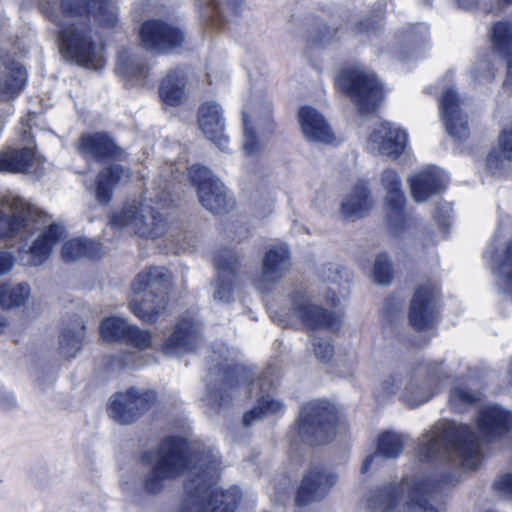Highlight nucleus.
<instances>
[{
    "instance_id": "nucleus-42",
    "label": "nucleus",
    "mask_w": 512,
    "mask_h": 512,
    "mask_svg": "<svg viewBox=\"0 0 512 512\" xmlns=\"http://www.w3.org/2000/svg\"><path fill=\"white\" fill-rule=\"evenodd\" d=\"M283 409L282 402L262 396L252 409L244 413L242 421L244 426H250L255 420L261 419L268 414L280 413Z\"/></svg>"
},
{
    "instance_id": "nucleus-24",
    "label": "nucleus",
    "mask_w": 512,
    "mask_h": 512,
    "mask_svg": "<svg viewBox=\"0 0 512 512\" xmlns=\"http://www.w3.org/2000/svg\"><path fill=\"white\" fill-rule=\"evenodd\" d=\"M197 120L206 138L225 151L229 140L224 134L225 125L220 105L215 101L202 103L198 108Z\"/></svg>"
},
{
    "instance_id": "nucleus-55",
    "label": "nucleus",
    "mask_w": 512,
    "mask_h": 512,
    "mask_svg": "<svg viewBox=\"0 0 512 512\" xmlns=\"http://www.w3.org/2000/svg\"><path fill=\"white\" fill-rule=\"evenodd\" d=\"M336 33V30L331 31L327 25H323L319 28V34L315 38V42L323 43L325 41H330L336 36Z\"/></svg>"
},
{
    "instance_id": "nucleus-10",
    "label": "nucleus",
    "mask_w": 512,
    "mask_h": 512,
    "mask_svg": "<svg viewBox=\"0 0 512 512\" xmlns=\"http://www.w3.org/2000/svg\"><path fill=\"white\" fill-rule=\"evenodd\" d=\"M158 403V393L153 389L131 386L124 392L114 393L107 405L109 416L117 423L129 425L136 422Z\"/></svg>"
},
{
    "instance_id": "nucleus-2",
    "label": "nucleus",
    "mask_w": 512,
    "mask_h": 512,
    "mask_svg": "<svg viewBox=\"0 0 512 512\" xmlns=\"http://www.w3.org/2000/svg\"><path fill=\"white\" fill-rule=\"evenodd\" d=\"M151 452L142 454V462L151 465L150 470L142 480L143 490L149 495L160 494L167 481L176 480L191 469L194 459L187 438L179 435L164 437L156 451V460L151 461Z\"/></svg>"
},
{
    "instance_id": "nucleus-62",
    "label": "nucleus",
    "mask_w": 512,
    "mask_h": 512,
    "mask_svg": "<svg viewBox=\"0 0 512 512\" xmlns=\"http://www.w3.org/2000/svg\"><path fill=\"white\" fill-rule=\"evenodd\" d=\"M424 1H425V3H426L427 5H431V4H432V0H424Z\"/></svg>"
},
{
    "instance_id": "nucleus-48",
    "label": "nucleus",
    "mask_w": 512,
    "mask_h": 512,
    "mask_svg": "<svg viewBox=\"0 0 512 512\" xmlns=\"http://www.w3.org/2000/svg\"><path fill=\"white\" fill-rule=\"evenodd\" d=\"M136 354L131 351H121L107 356L106 366L109 369L123 370L134 365Z\"/></svg>"
},
{
    "instance_id": "nucleus-14",
    "label": "nucleus",
    "mask_w": 512,
    "mask_h": 512,
    "mask_svg": "<svg viewBox=\"0 0 512 512\" xmlns=\"http://www.w3.org/2000/svg\"><path fill=\"white\" fill-rule=\"evenodd\" d=\"M387 190L385 198L386 222L389 232L394 237L402 236L411 226L412 218L405 213V196L401 189V180L393 169H386L381 178Z\"/></svg>"
},
{
    "instance_id": "nucleus-37",
    "label": "nucleus",
    "mask_w": 512,
    "mask_h": 512,
    "mask_svg": "<svg viewBox=\"0 0 512 512\" xmlns=\"http://www.w3.org/2000/svg\"><path fill=\"white\" fill-rule=\"evenodd\" d=\"M503 160L512 161V127L504 128L498 138V149L489 152L486 158L487 169L494 174L503 166Z\"/></svg>"
},
{
    "instance_id": "nucleus-47",
    "label": "nucleus",
    "mask_w": 512,
    "mask_h": 512,
    "mask_svg": "<svg viewBox=\"0 0 512 512\" xmlns=\"http://www.w3.org/2000/svg\"><path fill=\"white\" fill-rule=\"evenodd\" d=\"M207 397L211 408L219 413L223 408L229 407L232 403V394L228 389L222 387L209 388Z\"/></svg>"
},
{
    "instance_id": "nucleus-1",
    "label": "nucleus",
    "mask_w": 512,
    "mask_h": 512,
    "mask_svg": "<svg viewBox=\"0 0 512 512\" xmlns=\"http://www.w3.org/2000/svg\"><path fill=\"white\" fill-rule=\"evenodd\" d=\"M76 149L85 161L107 164L97 173L94 180L95 198L100 204L108 205L115 188L123 178H129V168L118 162L127 159L126 150L107 131L82 133L78 138Z\"/></svg>"
},
{
    "instance_id": "nucleus-36",
    "label": "nucleus",
    "mask_w": 512,
    "mask_h": 512,
    "mask_svg": "<svg viewBox=\"0 0 512 512\" xmlns=\"http://www.w3.org/2000/svg\"><path fill=\"white\" fill-rule=\"evenodd\" d=\"M72 324L73 327L63 329L59 341V352L67 360L74 358L82 349L86 331L81 317L76 316Z\"/></svg>"
},
{
    "instance_id": "nucleus-12",
    "label": "nucleus",
    "mask_w": 512,
    "mask_h": 512,
    "mask_svg": "<svg viewBox=\"0 0 512 512\" xmlns=\"http://www.w3.org/2000/svg\"><path fill=\"white\" fill-rule=\"evenodd\" d=\"M138 37L143 48L161 55L172 53L185 42L184 32L178 26L159 18L143 21Z\"/></svg>"
},
{
    "instance_id": "nucleus-28",
    "label": "nucleus",
    "mask_w": 512,
    "mask_h": 512,
    "mask_svg": "<svg viewBox=\"0 0 512 512\" xmlns=\"http://www.w3.org/2000/svg\"><path fill=\"white\" fill-rule=\"evenodd\" d=\"M373 141H379L381 152L394 159L400 157L406 148L408 134L401 128L394 127L390 122H381L379 129L371 133Z\"/></svg>"
},
{
    "instance_id": "nucleus-58",
    "label": "nucleus",
    "mask_w": 512,
    "mask_h": 512,
    "mask_svg": "<svg viewBox=\"0 0 512 512\" xmlns=\"http://www.w3.org/2000/svg\"><path fill=\"white\" fill-rule=\"evenodd\" d=\"M435 220H436V222H437V224H438V226H439L440 228H442V229H443V230H445V231L448 229V227H449V222H448V218H447L446 216H444V215H442V216H436V217H435Z\"/></svg>"
},
{
    "instance_id": "nucleus-43",
    "label": "nucleus",
    "mask_w": 512,
    "mask_h": 512,
    "mask_svg": "<svg viewBox=\"0 0 512 512\" xmlns=\"http://www.w3.org/2000/svg\"><path fill=\"white\" fill-rule=\"evenodd\" d=\"M219 372L223 376V382L229 387L234 389L243 383L250 384L252 381L248 379L247 369L240 364H226L219 367Z\"/></svg>"
},
{
    "instance_id": "nucleus-8",
    "label": "nucleus",
    "mask_w": 512,
    "mask_h": 512,
    "mask_svg": "<svg viewBox=\"0 0 512 512\" xmlns=\"http://www.w3.org/2000/svg\"><path fill=\"white\" fill-rule=\"evenodd\" d=\"M443 448L457 452L464 461L479 454L476 436L466 424L443 425L437 436L418 445L417 454L422 462H431L438 457Z\"/></svg>"
},
{
    "instance_id": "nucleus-26",
    "label": "nucleus",
    "mask_w": 512,
    "mask_h": 512,
    "mask_svg": "<svg viewBox=\"0 0 512 512\" xmlns=\"http://www.w3.org/2000/svg\"><path fill=\"white\" fill-rule=\"evenodd\" d=\"M298 120L305 137L312 141L332 143L335 139L324 116L311 106H301L298 110Z\"/></svg>"
},
{
    "instance_id": "nucleus-5",
    "label": "nucleus",
    "mask_w": 512,
    "mask_h": 512,
    "mask_svg": "<svg viewBox=\"0 0 512 512\" xmlns=\"http://www.w3.org/2000/svg\"><path fill=\"white\" fill-rule=\"evenodd\" d=\"M170 287L166 272L156 266L147 267L131 283L134 298L129 302L130 311L142 323H156L167 310Z\"/></svg>"
},
{
    "instance_id": "nucleus-41",
    "label": "nucleus",
    "mask_w": 512,
    "mask_h": 512,
    "mask_svg": "<svg viewBox=\"0 0 512 512\" xmlns=\"http://www.w3.org/2000/svg\"><path fill=\"white\" fill-rule=\"evenodd\" d=\"M30 295V287L26 283L10 287L7 284L0 285V306L3 309H11L23 305Z\"/></svg>"
},
{
    "instance_id": "nucleus-23",
    "label": "nucleus",
    "mask_w": 512,
    "mask_h": 512,
    "mask_svg": "<svg viewBox=\"0 0 512 512\" xmlns=\"http://www.w3.org/2000/svg\"><path fill=\"white\" fill-rule=\"evenodd\" d=\"M477 427L482 438L489 442H495L512 429V413L499 406H489L480 410Z\"/></svg>"
},
{
    "instance_id": "nucleus-27",
    "label": "nucleus",
    "mask_w": 512,
    "mask_h": 512,
    "mask_svg": "<svg viewBox=\"0 0 512 512\" xmlns=\"http://www.w3.org/2000/svg\"><path fill=\"white\" fill-rule=\"evenodd\" d=\"M492 48L507 65L504 87L512 86V23L506 20L495 22L489 32Z\"/></svg>"
},
{
    "instance_id": "nucleus-22",
    "label": "nucleus",
    "mask_w": 512,
    "mask_h": 512,
    "mask_svg": "<svg viewBox=\"0 0 512 512\" xmlns=\"http://www.w3.org/2000/svg\"><path fill=\"white\" fill-rule=\"evenodd\" d=\"M440 109L447 133L459 142L465 141L470 135L468 116L460 109V100L453 89L443 92Z\"/></svg>"
},
{
    "instance_id": "nucleus-53",
    "label": "nucleus",
    "mask_w": 512,
    "mask_h": 512,
    "mask_svg": "<svg viewBox=\"0 0 512 512\" xmlns=\"http://www.w3.org/2000/svg\"><path fill=\"white\" fill-rule=\"evenodd\" d=\"M493 489L512 497V473H505L493 483Z\"/></svg>"
},
{
    "instance_id": "nucleus-61",
    "label": "nucleus",
    "mask_w": 512,
    "mask_h": 512,
    "mask_svg": "<svg viewBox=\"0 0 512 512\" xmlns=\"http://www.w3.org/2000/svg\"><path fill=\"white\" fill-rule=\"evenodd\" d=\"M499 3L503 4V5H510L512 4V0H498Z\"/></svg>"
},
{
    "instance_id": "nucleus-19",
    "label": "nucleus",
    "mask_w": 512,
    "mask_h": 512,
    "mask_svg": "<svg viewBox=\"0 0 512 512\" xmlns=\"http://www.w3.org/2000/svg\"><path fill=\"white\" fill-rule=\"evenodd\" d=\"M418 367H422L425 371V382L429 386V391L424 392L421 387L413 383L406 385L401 400L409 408H416L428 402L437 393L440 383L449 377L444 370L443 360L420 362Z\"/></svg>"
},
{
    "instance_id": "nucleus-46",
    "label": "nucleus",
    "mask_w": 512,
    "mask_h": 512,
    "mask_svg": "<svg viewBox=\"0 0 512 512\" xmlns=\"http://www.w3.org/2000/svg\"><path fill=\"white\" fill-rule=\"evenodd\" d=\"M244 126V144L243 149L247 156H252L259 152L260 143L254 127L251 125L250 117L247 113H243Z\"/></svg>"
},
{
    "instance_id": "nucleus-30",
    "label": "nucleus",
    "mask_w": 512,
    "mask_h": 512,
    "mask_svg": "<svg viewBox=\"0 0 512 512\" xmlns=\"http://www.w3.org/2000/svg\"><path fill=\"white\" fill-rule=\"evenodd\" d=\"M62 235L63 230L58 224L48 225L29 247L30 264L39 266L45 263L52 254L54 246L61 240Z\"/></svg>"
},
{
    "instance_id": "nucleus-51",
    "label": "nucleus",
    "mask_w": 512,
    "mask_h": 512,
    "mask_svg": "<svg viewBox=\"0 0 512 512\" xmlns=\"http://www.w3.org/2000/svg\"><path fill=\"white\" fill-rule=\"evenodd\" d=\"M477 401L473 393L464 388H454L450 392V403L452 406L472 405Z\"/></svg>"
},
{
    "instance_id": "nucleus-57",
    "label": "nucleus",
    "mask_w": 512,
    "mask_h": 512,
    "mask_svg": "<svg viewBox=\"0 0 512 512\" xmlns=\"http://www.w3.org/2000/svg\"><path fill=\"white\" fill-rule=\"evenodd\" d=\"M456 3L461 9L473 10L478 8L480 0H456Z\"/></svg>"
},
{
    "instance_id": "nucleus-60",
    "label": "nucleus",
    "mask_w": 512,
    "mask_h": 512,
    "mask_svg": "<svg viewBox=\"0 0 512 512\" xmlns=\"http://www.w3.org/2000/svg\"><path fill=\"white\" fill-rule=\"evenodd\" d=\"M268 125H269L270 131L273 132L275 129V126H276L275 122L272 119H269Z\"/></svg>"
},
{
    "instance_id": "nucleus-50",
    "label": "nucleus",
    "mask_w": 512,
    "mask_h": 512,
    "mask_svg": "<svg viewBox=\"0 0 512 512\" xmlns=\"http://www.w3.org/2000/svg\"><path fill=\"white\" fill-rule=\"evenodd\" d=\"M314 354L317 359L323 363L331 361L334 355V346L330 341H326L322 338H315L313 340Z\"/></svg>"
},
{
    "instance_id": "nucleus-49",
    "label": "nucleus",
    "mask_w": 512,
    "mask_h": 512,
    "mask_svg": "<svg viewBox=\"0 0 512 512\" xmlns=\"http://www.w3.org/2000/svg\"><path fill=\"white\" fill-rule=\"evenodd\" d=\"M500 267L503 270L505 290L512 296V241L505 248Z\"/></svg>"
},
{
    "instance_id": "nucleus-7",
    "label": "nucleus",
    "mask_w": 512,
    "mask_h": 512,
    "mask_svg": "<svg viewBox=\"0 0 512 512\" xmlns=\"http://www.w3.org/2000/svg\"><path fill=\"white\" fill-rule=\"evenodd\" d=\"M335 86L362 114L376 111L384 98L383 85L377 75L359 67L342 69L335 78Z\"/></svg>"
},
{
    "instance_id": "nucleus-18",
    "label": "nucleus",
    "mask_w": 512,
    "mask_h": 512,
    "mask_svg": "<svg viewBox=\"0 0 512 512\" xmlns=\"http://www.w3.org/2000/svg\"><path fill=\"white\" fill-rule=\"evenodd\" d=\"M213 265L217 271L214 298L224 303L234 300V288L238 280L240 260L230 248H221L213 256Z\"/></svg>"
},
{
    "instance_id": "nucleus-33",
    "label": "nucleus",
    "mask_w": 512,
    "mask_h": 512,
    "mask_svg": "<svg viewBox=\"0 0 512 512\" xmlns=\"http://www.w3.org/2000/svg\"><path fill=\"white\" fill-rule=\"evenodd\" d=\"M410 188L416 202H424L444 190L441 175L434 169L421 171L410 179Z\"/></svg>"
},
{
    "instance_id": "nucleus-63",
    "label": "nucleus",
    "mask_w": 512,
    "mask_h": 512,
    "mask_svg": "<svg viewBox=\"0 0 512 512\" xmlns=\"http://www.w3.org/2000/svg\"><path fill=\"white\" fill-rule=\"evenodd\" d=\"M510 377H511V381H512V369H511V372H510Z\"/></svg>"
},
{
    "instance_id": "nucleus-32",
    "label": "nucleus",
    "mask_w": 512,
    "mask_h": 512,
    "mask_svg": "<svg viewBox=\"0 0 512 512\" xmlns=\"http://www.w3.org/2000/svg\"><path fill=\"white\" fill-rule=\"evenodd\" d=\"M370 190L364 181L357 182L341 205V212L346 220L364 217L372 208Z\"/></svg>"
},
{
    "instance_id": "nucleus-54",
    "label": "nucleus",
    "mask_w": 512,
    "mask_h": 512,
    "mask_svg": "<svg viewBox=\"0 0 512 512\" xmlns=\"http://www.w3.org/2000/svg\"><path fill=\"white\" fill-rule=\"evenodd\" d=\"M14 256L6 251H0V275H4L12 270L14 266Z\"/></svg>"
},
{
    "instance_id": "nucleus-6",
    "label": "nucleus",
    "mask_w": 512,
    "mask_h": 512,
    "mask_svg": "<svg viewBox=\"0 0 512 512\" xmlns=\"http://www.w3.org/2000/svg\"><path fill=\"white\" fill-rule=\"evenodd\" d=\"M340 421L339 410L324 400L304 403L291 427L299 442L320 446L334 440Z\"/></svg>"
},
{
    "instance_id": "nucleus-13",
    "label": "nucleus",
    "mask_w": 512,
    "mask_h": 512,
    "mask_svg": "<svg viewBox=\"0 0 512 512\" xmlns=\"http://www.w3.org/2000/svg\"><path fill=\"white\" fill-rule=\"evenodd\" d=\"M290 313L307 330H339L340 319L335 312L314 304L304 289H295L289 296Z\"/></svg>"
},
{
    "instance_id": "nucleus-29",
    "label": "nucleus",
    "mask_w": 512,
    "mask_h": 512,
    "mask_svg": "<svg viewBox=\"0 0 512 512\" xmlns=\"http://www.w3.org/2000/svg\"><path fill=\"white\" fill-rule=\"evenodd\" d=\"M36 162V151L31 147H8L0 150V174L28 172Z\"/></svg>"
},
{
    "instance_id": "nucleus-34",
    "label": "nucleus",
    "mask_w": 512,
    "mask_h": 512,
    "mask_svg": "<svg viewBox=\"0 0 512 512\" xmlns=\"http://www.w3.org/2000/svg\"><path fill=\"white\" fill-rule=\"evenodd\" d=\"M404 442L400 435L385 431L382 432L377 439V448L374 454L368 455L361 466V473L366 474L376 456H382L385 459L397 458L403 451Z\"/></svg>"
},
{
    "instance_id": "nucleus-20",
    "label": "nucleus",
    "mask_w": 512,
    "mask_h": 512,
    "mask_svg": "<svg viewBox=\"0 0 512 512\" xmlns=\"http://www.w3.org/2000/svg\"><path fill=\"white\" fill-rule=\"evenodd\" d=\"M199 338L200 323L192 316H182L162 343L161 351L166 355L192 352L197 348Z\"/></svg>"
},
{
    "instance_id": "nucleus-31",
    "label": "nucleus",
    "mask_w": 512,
    "mask_h": 512,
    "mask_svg": "<svg viewBox=\"0 0 512 512\" xmlns=\"http://www.w3.org/2000/svg\"><path fill=\"white\" fill-rule=\"evenodd\" d=\"M186 85L187 77L181 69L168 70L158 87L161 101L171 107L179 106L185 97Z\"/></svg>"
},
{
    "instance_id": "nucleus-15",
    "label": "nucleus",
    "mask_w": 512,
    "mask_h": 512,
    "mask_svg": "<svg viewBox=\"0 0 512 512\" xmlns=\"http://www.w3.org/2000/svg\"><path fill=\"white\" fill-rule=\"evenodd\" d=\"M59 9L67 18H92L103 29H114L119 21L111 0H60Z\"/></svg>"
},
{
    "instance_id": "nucleus-38",
    "label": "nucleus",
    "mask_w": 512,
    "mask_h": 512,
    "mask_svg": "<svg viewBox=\"0 0 512 512\" xmlns=\"http://www.w3.org/2000/svg\"><path fill=\"white\" fill-rule=\"evenodd\" d=\"M202 24L212 30H221L226 23L219 0H195Z\"/></svg>"
},
{
    "instance_id": "nucleus-11",
    "label": "nucleus",
    "mask_w": 512,
    "mask_h": 512,
    "mask_svg": "<svg viewBox=\"0 0 512 512\" xmlns=\"http://www.w3.org/2000/svg\"><path fill=\"white\" fill-rule=\"evenodd\" d=\"M188 178L197 189L200 203L207 210L214 214H224L233 208L234 201L209 168L193 164L188 168Z\"/></svg>"
},
{
    "instance_id": "nucleus-35",
    "label": "nucleus",
    "mask_w": 512,
    "mask_h": 512,
    "mask_svg": "<svg viewBox=\"0 0 512 512\" xmlns=\"http://www.w3.org/2000/svg\"><path fill=\"white\" fill-rule=\"evenodd\" d=\"M64 261H75L80 258L92 260L100 259L103 256L102 245L94 240L74 238L66 241L61 249Z\"/></svg>"
},
{
    "instance_id": "nucleus-21",
    "label": "nucleus",
    "mask_w": 512,
    "mask_h": 512,
    "mask_svg": "<svg viewBox=\"0 0 512 512\" xmlns=\"http://www.w3.org/2000/svg\"><path fill=\"white\" fill-rule=\"evenodd\" d=\"M337 476L326 473L322 467H312L304 475L295 495L298 507L323 499L336 483Z\"/></svg>"
},
{
    "instance_id": "nucleus-40",
    "label": "nucleus",
    "mask_w": 512,
    "mask_h": 512,
    "mask_svg": "<svg viewBox=\"0 0 512 512\" xmlns=\"http://www.w3.org/2000/svg\"><path fill=\"white\" fill-rule=\"evenodd\" d=\"M8 69L9 74L4 80L2 91L14 99L20 95L26 85L27 72L23 65L14 61L11 62Z\"/></svg>"
},
{
    "instance_id": "nucleus-9",
    "label": "nucleus",
    "mask_w": 512,
    "mask_h": 512,
    "mask_svg": "<svg viewBox=\"0 0 512 512\" xmlns=\"http://www.w3.org/2000/svg\"><path fill=\"white\" fill-rule=\"evenodd\" d=\"M441 296V285L436 280H428L415 288L408 311L409 323L413 329L422 332L437 326Z\"/></svg>"
},
{
    "instance_id": "nucleus-16",
    "label": "nucleus",
    "mask_w": 512,
    "mask_h": 512,
    "mask_svg": "<svg viewBox=\"0 0 512 512\" xmlns=\"http://www.w3.org/2000/svg\"><path fill=\"white\" fill-rule=\"evenodd\" d=\"M99 333L105 342L121 343L141 351L150 348L152 344L149 331L131 325L126 319L117 316L105 317L100 322Z\"/></svg>"
},
{
    "instance_id": "nucleus-44",
    "label": "nucleus",
    "mask_w": 512,
    "mask_h": 512,
    "mask_svg": "<svg viewBox=\"0 0 512 512\" xmlns=\"http://www.w3.org/2000/svg\"><path fill=\"white\" fill-rule=\"evenodd\" d=\"M393 276V265L387 253L382 252L378 254L373 267L374 281L378 284L386 285L392 281Z\"/></svg>"
},
{
    "instance_id": "nucleus-59",
    "label": "nucleus",
    "mask_w": 512,
    "mask_h": 512,
    "mask_svg": "<svg viewBox=\"0 0 512 512\" xmlns=\"http://www.w3.org/2000/svg\"><path fill=\"white\" fill-rule=\"evenodd\" d=\"M8 322L4 317H0V334H2L7 327Z\"/></svg>"
},
{
    "instance_id": "nucleus-45",
    "label": "nucleus",
    "mask_w": 512,
    "mask_h": 512,
    "mask_svg": "<svg viewBox=\"0 0 512 512\" xmlns=\"http://www.w3.org/2000/svg\"><path fill=\"white\" fill-rule=\"evenodd\" d=\"M119 70L130 80L136 82H145L149 76V65L146 62H123L119 67Z\"/></svg>"
},
{
    "instance_id": "nucleus-52",
    "label": "nucleus",
    "mask_w": 512,
    "mask_h": 512,
    "mask_svg": "<svg viewBox=\"0 0 512 512\" xmlns=\"http://www.w3.org/2000/svg\"><path fill=\"white\" fill-rule=\"evenodd\" d=\"M381 20V18L377 19L376 17L364 18L356 23L354 30L359 34L376 32L381 27Z\"/></svg>"
},
{
    "instance_id": "nucleus-3",
    "label": "nucleus",
    "mask_w": 512,
    "mask_h": 512,
    "mask_svg": "<svg viewBox=\"0 0 512 512\" xmlns=\"http://www.w3.org/2000/svg\"><path fill=\"white\" fill-rule=\"evenodd\" d=\"M185 498L178 512H236L242 492L238 487L221 489L210 465L201 466L184 482Z\"/></svg>"
},
{
    "instance_id": "nucleus-56",
    "label": "nucleus",
    "mask_w": 512,
    "mask_h": 512,
    "mask_svg": "<svg viewBox=\"0 0 512 512\" xmlns=\"http://www.w3.org/2000/svg\"><path fill=\"white\" fill-rule=\"evenodd\" d=\"M226 5L232 16H240L243 11L244 0H226Z\"/></svg>"
},
{
    "instance_id": "nucleus-4",
    "label": "nucleus",
    "mask_w": 512,
    "mask_h": 512,
    "mask_svg": "<svg viewBox=\"0 0 512 512\" xmlns=\"http://www.w3.org/2000/svg\"><path fill=\"white\" fill-rule=\"evenodd\" d=\"M38 9L51 23L59 27L56 41L61 56L69 62L85 68L102 66L97 44L91 35L90 26L80 27L75 23H61L55 0H38Z\"/></svg>"
},
{
    "instance_id": "nucleus-17",
    "label": "nucleus",
    "mask_w": 512,
    "mask_h": 512,
    "mask_svg": "<svg viewBox=\"0 0 512 512\" xmlns=\"http://www.w3.org/2000/svg\"><path fill=\"white\" fill-rule=\"evenodd\" d=\"M150 222L144 215H138L134 207L124 208L110 216L109 223L114 228H124L134 224L135 233L145 239H157L163 236L168 228L167 219L156 209L150 208Z\"/></svg>"
},
{
    "instance_id": "nucleus-39",
    "label": "nucleus",
    "mask_w": 512,
    "mask_h": 512,
    "mask_svg": "<svg viewBox=\"0 0 512 512\" xmlns=\"http://www.w3.org/2000/svg\"><path fill=\"white\" fill-rule=\"evenodd\" d=\"M29 222V213L25 209L6 214L0 209V240H10L23 232Z\"/></svg>"
},
{
    "instance_id": "nucleus-25",
    "label": "nucleus",
    "mask_w": 512,
    "mask_h": 512,
    "mask_svg": "<svg viewBox=\"0 0 512 512\" xmlns=\"http://www.w3.org/2000/svg\"><path fill=\"white\" fill-rule=\"evenodd\" d=\"M290 266V252L286 246H277L266 251L262 261V272L258 282L270 289L279 282Z\"/></svg>"
}]
</instances>
